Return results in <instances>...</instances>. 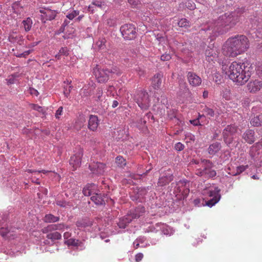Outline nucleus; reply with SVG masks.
<instances>
[{
    "label": "nucleus",
    "instance_id": "nucleus-1",
    "mask_svg": "<svg viewBox=\"0 0 262 262\" xmlns=\"http://www.w3.org/2000/svg\"><path fill=\"white\" fill-rule=\"evenodd\" d=\"M249 48L248 38L244 35L229 38L223 47V54L228 57H235L247 51Z\"/></svg>",
    "mask_w": 262,
    "mask_h": 262
},
{
    "label": "nucleus",
    "instance_id": "nucleus-2",
    "mask_svg": "<svg viewBox=\"0 0 262 262\" xmlns=\"http://www.w3.org/2000/svg\"><path fill=\"white\" fill-rule=\"evenodd\" d=\"M222 69L231 80L241 85L248 81L252 72L251 66H246L245 63L237 61H233L228 68L226 66H223Z\"/></svg>",
    "mask_w": 262,
    "mask_h": 262
},
{
    "label": "nucleus",
    "instance_id": "nucleus-3",
    "mask_svg": "<svg viewBox=\"0 0 262 262\" xmlns=\"http://www.w3.org/2000/svg\"><path fill=\"white\" fill-rule=\"evenodd\" d=\"M239 20L238 12H227L219 16L213 26L209 27L208 29L212 30L214 35L223 34L234 27Z\"/></svg>",
    "mask_w": 262,
    "mask_h": 262
},
{
    "label": "nucleus",
    "instance_id": "nucleus-4",
    "mask_svg": "<svg viewBox=\"0 0 262 262\" xmlns=\"http://www.w3.org/2000/svg\"><path fill=\"white\" fill-rule=\"evenodd\" d=\"M191 163L199 165L203 169L198 168L196 170V174L199 177H205L207 178H213L216 175V171L212 169L213 163L209 160L201 159L200 160H193Z\"/></svg>",
    "mask_w": 262,
    "mask_h": 262
},
{
    "label": "nucleus",
    "instance_id": "nucleus-5",
    "mask_svg": "<svg viewBox=\"0 0 262 262\" xmlns=\"http://www.w3.org/2000/svg\"><path fill=\"white\" fill-rule=\"evenodd\" d=\"M135 100L142 110H147L150 103L148 93L145 91H140L135 96Z\"/></svg>",
    "mask_w": 262,
    "mask_h": 262
},
{
    "label": "nucleus",
    "instance_id": "nucleus-6",
    "mask_svg": "<svg viewBox=\"0 0 262 262\" xmlns=\"http://www.w3.org/2000/svg\"><path fill=\"white\" fill-rule=\"evenodd\" d=\"M120 31L126 40H132L137 36V30L133 24H126L123 25L120 28Z\"/></svg>",
    "mask_w": 262,
    "mask_h": 262
},
{
    "label": "nucleus",
    "instance_id": "nucleus-7",
    "mask_svg": "<svg viewBox=\"0 0 262 262\" xmlns=\"http://www.w3.org/2000/svg\"><path fill=\"white\" fill-rule=\"evenodd\" d=\"M237 133V127L234 125H227L224 129L223 135L226 144H230L233 139V136Z\"/></svg>",
    "mask_w": 262,
    "mask_h": 262
},
{
    "label": "nucleus",
    "instance_id": "nucleus-8",
    "mask_svg": "<svg viewBox=\"0 0 262 262\" xmlns=\"http://www.w3.org/2000/svg\"><path fill=\"white\" fill-rule=\"evenodd\" d=\"M173 179V174L170 169L165 171L163 176L159 177L158 185L159 186H164L169 184Z\"/></svg>",
    "mask_w": 262,
    "mask_h": 262
},
{
    "label": "nucleus",
    "instance_id": "nucleus-9",
    "mask_svg": "<svg viewBox=\"0 0 262 262\" xmlns=\"http://www.w3.org/2000/svg\"><path fill=\"white\" fill-rule=\"evenodd\" d=\"M39 12L42 14L41 15V20L44 23L48 20H51L55 19L57 14L55 10H51L46 8L40 9Z\"/></svg>",
    "mask_w": 262,
    "mask_h": 262
},
{
    "label": "nucleus",
    "instance_id": "nucleus-10",
    "mask_svg": "<svg viewBox=\"0 0 262 262\" xmlns=\"http://www.w3.org/2000/svg\"><path fill=\"white\" fill-rule=\"evenodd\" d=\"M219 192L220 189L217 187H215L214 190L209 191V196L212 197V198L206 201V204L207 206L210 207H212L220 200L221 195L219 194Z\"/></svg>",
    "mask_w": 262,
    "mask_h": 262
},
{
    "label": "nucleus",
    "instance_id": "nucleus-11",
    "mask_svg": "<svg viewBox=\"0 0 262 262\" xmlns=\"http://www.w3.org/2000/svg\"><path fill=\"white\" fill-rule=\"evenodd\" d=\"M91 173L94 176H100L104 173L105 165L100 162L93 163L90 165Z\"/></svg>",
    "mask_w": 262,
    "mask_h": 262
},
{
    "label": "nucleus",
    "instance_id": "nucleus-12",
    "mask_svg": "<svg viewBox=\"0 0 262 262\" xmlns=\"http://www.w3.org/2000/svg\"><path fill=\"white\" fill-rule=\"evenodd\" d=\"M82 155V151L80 148H79L78 151L75 153L74 155L71 157L70 160V164L71 166H72L74 170L76 169L77 168L80 166Z\"/></svg>",
    "mask_w": 262,
    "mask_h": 262
},
{
    "label": "nucleus",
    "instance_id": "nucleus-13",
    "mask_svg": "<svg viewBox=\"0 0 262 262\" xmlns=\"http://www.w3.org/2000/svg\"><path fill=\"white\" fill-rule=\"evenodd\" d=\"M108 72L101 70L97 67L93 69V74L99 82H105L108 79Z\"/></svg>",
    "mask_w": 262,
    "mask_h": 262
},
{
    "label": "nucleus",
    "instance_id": "nucleus-14",
    "mask_svg": "<svg viewBox=\"0 0 262 262\" xmlns=\"http://www.w3.org/2000/svg\"><path fill=\"white\" fill-rule=\"evenodd\" d=\"M247 90L252 94H255L262 89V81L255 79L251 80L247 85Z\"/></svg>",
    "mask_w": 262,
    "mask_h": 262
},
{
    "label": "nucleus",
    "instance_id": "nucleus-15",
    "mask_svg": "<svg viewBox=\"0 0 262 262\" xmlns=\"http://www.w3.org/2000/svg\"><path fill=\"white\" fill-rule=\"evenodd\" d=\"M82 192L85 196H91L100 192L98 189L97 185L93 183H88L85 185L82 190Z\"/></svg>",
    "mask_w": 262,
    "mask_h": 262
},
{
    "label": "nucleus",
    "instance_id": "nucleus-16",
    "mask_svg": "<svg viewBox=\"0 0 262 262\" xmlns=\"http://www.w3.org/2000/svg\"><path fill=\"white\" fill-rule=\"evenodd\" d=\"M91 200L95 204L98 206H102L105 205V203L106 202H107L108 199L106 195H101V194L99 192L94 195H92L91 197Z\"/></svg>",
    "mask_w": 262,
    "mask_h": 262
},
{
    "label": "nucleus",
    "instance_id": "nucleus-17",
    "mask_svg": "<svg viewBox=\"0 0 262 262\" xmlns=\"http://www.w3.org/2000/svg\"><path fill=\"white\" fill-rule=\"evenodd\" d=\"M186 76H187L188 82L192 86H199L202 82L201 78L194 73L189 72Z\"/></svg>",
    "mask_w": 262,
    "mask_h": 262
},
{
    "label": "nucleus",
    "instance_id": "nucleus-18",
    "mask_svg": "<svg viewBox=\"0 0 262 262\" xmlns=\"http://www.w3.org/2000/svg\"><path fill=\"white\" fill-rule=\"evenodd\" d=\"M98 124L99 120L98 117L96 115H91L88 123L89 128L92 131H95L98 128Z\"/></svg>",
    "mask_w": 262,
    "mask_h": 262
},
{
    "label": "nucleus",
    "instance_id": "nucleus-19",
    "mask_svg": "<svg viewBox=\"0 0 262 262\" xmlns=\"http://www.w3.org/2000/svg\"><path fill=\"white\" fill-rule=\"evenodd\" d=\"M7 224L6 223L5 217L4 215H0V234L5 236L9 232Z\"/></svg>",
    "mask_w": 262,
    "mask_h": 262
},
{
    "label": "nucleus",
    "instance_id": "nucleus-20",
    "mask_svg": "<svg viewBox=\"0 0 262 262\" xmlns=\"http://www.w3.org/2000/svg\"><path fill=\"white\" fill-rule=\"evenodd\" d=\"M145 213V207L142 206L137 207L133 211H130L128 215H130L132 219H137Z\"/></svg>",
    "mask_w": 262,
    "mask_h": 262
},
{
    "label": "nucleus",
    "instance_id": "nucleus-21",
    "mask_svg": "<svg viewBox=\"0 0 262 262\" xmlns=\"http://www.w3.org/2000/svg\"><path fill=\"white\" fill-rule=\"evenodd\" d=\"M222 144L221 143L215 142L209 145L208 148V152L210 155H214L216 153L221 150Z\"/></svg>",
    "mask_w": 262,
    "mask_h": 262
},
{
    "label": "nucleus",
    "instance_id": "nucleus-22",
    "mask_svg": "<svg viewBox=\"0 0 262 262\" xmlns=\"http://www.w3.org/2000/svg\"><path fill=\"white\" fill-rule=\"evenodd\" d=\"M254 134L253 130L249 129L243 134V138L246 142L251 144L255 141Z\"/></svg>",
    "mask_w": 262,
    "mask_h": 262
},
{
    "label": "nucleus",
    "instance_id": "nucleus-23",
    "mask_svg": "<svg viewBox=\"0 0 262 262\" xmlns=\"http://www.w3.org/2000/svg\"><path fill=\"white\" fill-rule=\"evenodd\" d=\"M162 74L158 73L156 74L152 78L151 83L155 89H158L160 86L161 81H162Z\"/></svg>",
    "mask_w": 262,
    "mask_h": 262
},
{
    "label": "nucleus",
    "instance_id": "nucleus-24",
    "mask_svg": "<svg viewBox=\"0 0 262 262\" xmlns=\"http://www.w3.org/2000/svg\"><path fill=\"white\" fill-rule=\"evenodd\" d=\"M66 243L69 246H75V247H79L80 250H82L84 247L83 243L78 239L74 238L68 239L66 241Z\"/></svg>",
    "mask_w": 262,
    "mask_h": 262
},
{
    "label": "nucleus",
    "instance_id": "nucleus-25",
    "mask_svg": "<svg viewBox=\"0 0 262 262\" xmlns=\"http://www.w3.org/2000/svg\"><path fill=\"white\" fill-rule=\"evenodd\" d=\"M132 220L130 215L127 214L121 218L117 224L120 228H125L126 225L131 222Z\"/></svg>",
    "mask_w": 262,
    "mask_h": 262
},
{
    "label": "nucleus",
    "instance_id": "nucleus-26",
    "mask_svg": "<svg viewBox=\"0 0 262 262\" xmlns=\"http://www.w3.org/2000/svg\"><path fill=\"white\" fill-rule=\"evenodd\" d=\"M250 124L252 126L258 127L262 125V114H259L251 118Z\"/></svg>",
    "mask_w": 262,
    "mask_h": 262
},
{
    "label": "nucleus",
    "instance_id": "nucleus-27",
    "mask_svg": "<svg viewBox=\"0 0 262 262\" xmlns=\"http://www.w3.org/2000/svg\"><path fill=\"white\" fill-rule=\"evenodd\" d=\"M206 59L209 61H214L217 58V55L212 49H209L206 50Z\"/></svg>",
    "mask_w": 262,
    "mask_h": 262
},
{
    "label": "nucleus",
    "instance_id": "nucleus-28",
    "mask_svg": "<svg viewBox=\"0 0 262 262\" xmlns=\"http://www.w3.org/2000/svg\"><path fill=\"white\" fill-rule=\"evenodd\" d=\"M32 20L30 17H28L24 19L22 21L23 27L26 32L31 30L32 27Z\"/></svg>",
    "mask_w": 262,
    "mask_h": 262
},
{
    "label": "nucleus",
    "instance_id": "nucleus-29",
    "mask_svg": "<svg viewBox=\"0 0 262 262\" xmlns=\"http://www.w3.org/2000/svg\"><path fill=\"white\" fill-rule=\"evenodd\" d=\"M76 226L79 228H86L92 225V221L89 219H84L78 221L76 223Z\"/></svg>",
    "mask_w": 262,
    "mask_h": 262
},
{
    "label": "nucleus",
    "instance_id": "nucleus-30",
    "mask_svg": "<svg viewBox=\"0 0 262 262\" xmlns=\"http://www.w3.org/2000/svg\"><path fill=\"white\" fill-rule=\"evenodd\" d=\"M59 220V217L55 216L51 214H48L44 216V222L46 223H56Z\"/></svg>",
    "mask_w": 262,
    "mask_h": 262
},
{
    "label": "nucleus",
    "instance_id": "nucleus-31",
    "mask_svg": "<svg viewBox=\"0 0 262 262\" xmlns=\"http://www.w3.org/2000/svg\"><path fill=\"white\" fill-rule=\"evenodd\" d=\"M102 6V2L100 0H93L91 5L88 7V10L93 13L95 11V7L101 8Z\"/></svg>",
    "mask_w": 262,
    "mask_h": 262
},
{
    "label": "nucleus",
    "instance_id": "nucleus-32",
    "mask_svg": "<svg viewBox=\"0 0 262 262\" xmlns=\"http://www.w3.org/2000/svg\"><path fill=\"white\" fill-rule=\"evenodd\" d=\"M61 237L62 236L60 233L57 231L49 233L47 236V237L50 239L52 241L60 239Z\"/></svg>",
    "mask_w": 262,
    "mask_h": 262
},
{
    "label": "nucleus",
    "instance_id": "nucleus-33",
    "mask_svg": "<svg viewBox=\"0 0 262 262\" xmlns=\"http://www.w3.org/2000/svg\"><path fill=\"white\" fill-rule=\"evenodd\" d=\"M116 164L119 167L123 168L126 164V160L122 156H117L116 158Z\"/></svg>",
    "mask_w": 262,
    "mask_h": 262
},
{
    "label": "nucleus",
    "instance_id": "nucleus-34",
    "mask_svg": "<svg viewBox=\"0 0 262 262\" xmlns=\"http://www.w3.org/2000/svg\"><path fill=\"white\" fill-rule=\"evenodd\" d=\"M105 39H99L96 42L95 45H94V48L97 49L98 50L104 49L105 47Z\"/></svg>",
    "mask_w": 262,
    "mask_h": 262
},
{
    "label": "nucleus",
    "instance_id": "nucleus-35",
    "mask_svg": "<svg viewBox=\"0 0 262 262\" xmlns=\"http://www.w3.org/2000/svg\"><path fill=\"white\" fill-rule=\"evenodd\" d=\"M203 113L208 117H212L214 116V112L213 110L210 108L206 106L204 107V108L203 109Z\"/></svg>",
    "mask_w": 262,
    "mask_h": 262
},
{
    "label": "nucleus",
    "instance_id": "nucleus-36",
    "mask_svg": "<svg viewBox=\"0 0 262 262\" xmlns=\"http://www.w3.org/2000/svg\"><path fill=\"white\" fill-rule=\"evenodd\" d=\"M178 26L180 27L187 28L190 27V23L186 18H181L178 22Z\"/></svg>",
    "mask_w": 262,
    "mask_h": 262
},
{
    "label": "nucleus",
    "instance_id": "nucleus-37",
    "mask_svg": "<svg viewBox=\"0 0 262 262\" xmlns=\"http://www.w3.org/2000/svg\"><path fill=\"white\" fill-rule=\"evenodd\" d=\"M56 204L60 207H67L70 206V204L64 200H56Z\"/></svg>",
    "mask_w": 262,
    "mask_h": 262
},
{
    "label": "nucleus",
    "instance_id": "nucleus-38",
    "mask_svg": "<svg viewBox=\"0 0 262 262\" xmlns=\"http://www.w3.org/2000/svg\"><path fill=\"white\" fill-rule=\"evenodd\" d=\"M52 231H56L55 224L49 225L47 227L42 229V231L44 233H47Z\"/></svg>",
    "mask_w": 262,
    "mask_h": 262
},
{
    "label": "nucleus",
    "instance_id": "nucleus-39",
    "mask_svg": "<svg viewBox=\"0 0 262 262\" xmlns=\"http://www.w3.org/2000/svg\"><path fill=\"white\" fill-rule=\"evenodd\" d=\"M248 167V166H240L236 167V172L235 173H233L231 174L232 176H237L240 174L243 171L245 170Z\"/></svg>",
    "mask_w": 262,
    "mask_h": 262
},
{
    "label": "nucleus",
    "instance_id": "nucleus-40",
    "mask_svg": "<svg viewBox=\"0 0 262 262\" xmlns=\"http://www.w3.org/2000/svg\"><path fill=\"white\" fill-rule=\"evenodd\" d=\"M128 2L133 8H138L141 4L139 0H128Z\"/></svg>",
    "mask_w": 262,
    "mask_h": 262
},
{
    "label": "nucleus",
    "instance_id": "nucleus-41",
    "mask_svg": "<svg viewBox=\"0 0 262 262\" xmlns=\"http://www.w3.org/2000/svg\"><path fill=\"white\" fill-rule=\"evenodd\" d=\"M79 14V11H78V10H73L71 13L67 15V17L70 19H73L77 15H78Z\"/></svg>",
    "mask_w": 262,
    "mask_h": 262
},
{
    "label": "nucleus",
    "instance_id": "nucleus-42",
    "mask_svg": "<svg viewBox=\"0 0 262 262\" xmlns=\"http://www.w3.org/2000/svg\"><path fill=\"white\" fill-rule=\"evenodd\" d=\"M32 50H27V51H24L23 53L18 54L17 55H16V56L18 58H21V57L25 58V57H26L27 56H28L32 52Z\"/></svg>",
    "mask_w": 262,
    "mask_h": 262
},
{
    "label": "nucleus",
    "instance_id": "nucleus-43",
    "mask_svg": "<svg viewBox=\"0 0 262 262\" xmlns=\"http://www.w3.org/2000/svg\"><path fill=\"white\" fill-rule=\"evenodd\" d=\"M27 171H28V172L34 173L35 176H37V175L39 174L41 172L43 173H46L49 172L48 171H46V170H32V169H28Z\"/></svg>",
    "mask_w": 262,
    "mask_h": 262
},
{
    "label": "nucleus",
    "instance_id": "nucleus-44",
    "mask_svg": "<svg viewBox=\"0 0 262 262\" xmlns=\"http://www.w3.org/2000/svg\"><path fill=\"white\" fill-rule=\"evenodd\" d=\"M56 230L62 231L64 230L65 228L67 229L68 227L66 226L63 223H59L55 224Z\"/></svg>",
    "mask_w": 262,
    "mask_h": 262
},
{
    "label": "nucleus",
    "instance_id": "nucleus-45",
    "mask_svg": "<svg viewBox=\"0 0 262 262\" xmlns=\"http://www.w3.org/2000/svg\"><path fill=\"white\" fill-rule=\"evenodd\" d=\"M184 148V145L183 144H182L181 142L177 143L174 145V149L177 151H182Z\"/></svg>",
    "mask_w": 262,
    "mask_h": 262
},
{
    "label": "nucleus",
    "instance_id": "nucleus-46",
    "mask_svg": "<svg viewBox=\"0 0 262 262\" xmlns=\"http://www.w3.org/2000/svg\"><path fill=\"white\" fill-rule=\"evenodd\" d=\"M186 7L190 10H193L196 8V6L194 3L189 1L186 3Z\"/></svg>",
    "mask_w": 262,
    "mask_h": 262
},
{
    "label": "nucleus",
    "instance_id": "nucleus-47",
    "mask_svg": "<svg viewBox=\"0 0 262 262\" xmlns=\"http://www.w3.org/2000/svg\"><path fill=\"white\" fill-rule=\"evenodd\" d=\"M223 97L226 100H230V91L229 89H225V92L223 93Z\"/></svg>",
    "mask_w": 262,
    "mask_h": 262
},
{
    "label": "nucleus",
    "instance_id": "nucleus-48",
    "mask_svg": "<svg viewBox=\"0 0 262 262\" xmlns=\"http://www.w3.org/2000/svg\"><path fill=\"white\" fill-rule=\"evenodd\" d=\"M68 51L69 50L67 47H63L59 50V53L64 56H68L69 54Z\"/></svg>",
    "mask_w": 262,
    "mask_h": 262
},
{
    "label": "nucleus",
    "instance_id": "nucleus-49",
    "mask_svg": "<svg viewBox=\"0 0 262 262\" xmlns=\"http://www.w3.org/2000/svg\"><path fill=\"white\" fill-rule=\"evenodd\" d=\"M63 111V107L62 106H59L56 112L55 113V117L57 119H59L60 118V116L62 115Z\"/></svg>",
    "mask_w": 262,
    "mask_h": 262
},
{
    "label": "nucleus",
    "instance_id": "nucleus-50",
    "mask_svg": "<svg viewBox=\"0 0 262 262\" xmlns=\"http://www.w3.org/2000/svg\"><path fill=\"white\" fill-rule=\"evenodd\" d=\"M160 59L163 61H167L171 59V57L169 54H164L161 56Z\"/></svg>",
    "mask_w": 262,
    "mask_h": 262
},
{
    "label": "nucleus",
    "instance_id": "nucleus-51",
    "mask_svg": "<svg viewBox=\"0 0 262 262\" xmlns=\"http://www.w3.org/2000/svg\"><path fill=\"white\" fill-rule=\"evenodd\" d=\"M256 71L259 76H262V65L261 64L256 67Z\"/></svg>",
    "mask_w": 262,
    "mask_h": 262
},
{
    "label": "nucleus",
    "instance_id": "nucleus-52",
    "mask_svg": "<svg viewBox=\"0 0 262 262\" xmlns=\"http://www.w3.org/2000/svg\"><path fill=\"white\" fill-rule=\"evenodd\" d=\"M143 257V254L139 253L135 255V260H136V262H140L142 259Z\"/></svg>",
    "mask_w": 262,
    "mask_h": 262
},
{
    "label": "nucleus",
    "instance_id": "nucleus-53",
    "mask_svg": "<svg viewBox=\"0 0 262 262\" xmlns=\"http://www.w3.org/2000/svg\"><path fill=\"white\" fill-rule=\"evenodd\" d=\"M190 122L191 124L194 126L201 125L199 119L190 120Z\"/></svg>",
    "mask_w": 262,
    "mask_h": 262
},
{
    "label": "nucleus",
    "instance_id": "nucleus-54",
    "mask_svg": "<svg viewBox=\"0 0 262 262\" xmlns=\"http://www.w3.org/2000/svg\"><path fill=\"white\" fill-rule=\"evenodd\" d=\"M14 77L13 75L11 77H10L8 79H7L8 84H11L14 83Z\"/></svg>",
    "mask_w": 262,
    "mask_h": 262
},
{
    "label": "nucleus",
    "instance_id": "nucleus-55",
    "mask_svg": "<svg viewBox=\"0 0 262 262\" xmlns=\"http://www.w3.org/2000/svg\"><path fill=\"white\" fill-rule=\"evenodd\" d=\"M71 89H66L64 91V94L66 98H68L70 95Z\"/></svg>",
    "mask_w": 262,
    "mask_h": 262
},
{
    "label": "nucleus",
    "instance_id": "nucleus-56",
    "mask_svg": "<svg viewBox=\"0 0 262 262\" xmlns=\"http://www.w3.org/2000/svg\"><path fill=\"white\" fill-rule=\"evenodd\" d=\"M39 42H40V41L33 42L31 43L29 45L28 48H33V47H34L35 46H36Z\"/></svg>",
    "mask_w": 262,
    "mask_h": 262
},
{
    "label": "nucleus",
    "instance_id": "nucleus-57",
    "mask_svg": "<svg viewBox=\"0 0 262 262\" xmlns=\"http://www.w3.org/2000/svg\"><path fill=\"white\" fill-rule=\"evenodd\" d=\"M70 236H71V233H70L69 232H66L63 234V237H64V239L68 238L69 237H70Z\"/></svg>",
    "mask_w": 262,
    "mask_h": 262
},
{
    "label": "nucleus",
    "instance_id": "nucleus-58",
    "mask_svg": "<svg viewBox=\"0 0 262 262\" xmlns=\"http://www.w3.org/2000/svg\"><path fill=\"white\" fill-rule=\"evenodd\" d=\"M139 70H136L137 71H139V75L140 76H143L144 75V71H142L140 68H138Z\"/></svg>",
    "mask_w": 262,
    "mask_h": 262
},
{
    "label": "nucleus",
    "instance_id": "nucleus-59",
    "mask_svg": "<svg viewBox=\"0 0 262 262\" xmlns=\"http://www.w3.org/2000/svg\"><path fill=\"white\" fill-rule=\"evenodd\" d=\"M208 92L207 91H204V93H203V97L206 98L208 97Z\"/></svg>",
    "mask_w": 262,
    "mask_h": 262
},
{
    "label": "nucleus",
    "instance_id": "nucleus-60",
    "mask_svg": "<svg viewBox=\"0 0 262 262\" xmlns=\"http://www.w3.org/2000/svg\"><path fill=\"white\" fill-rule=\"evenodd\" d=\"M200 203V200L199 199H196L195 200H193V203H194L195 205H198Z\"/></svg>",
    "mask_w": 262,
    "mask_h": 262
},
{
    "label": "nucleus",
    "instance_id": "nucleus-61",
    "mask_svg": "<svg viewBox=\"0 0 262 262\" xmlns=\"http://www.w3.org/2000/svg\"><path fill=\"white\" fill-rule=\"evenodd\" d=\"M68 23H69V21H67V20H65L64 23L62 24V27H66L68 25Z\"/></svg>",
    "mask_w": 262,
    "mask_h": 262
},
{
    "label": "nucleus",
    "instance_id": "nucleus-62",
    "mask_svg": "<svg viewBox=\"0 0 262 262\" xmlns=\"http://www.w3.org/2000/svg\"><path fill=\"white\" fill-rule=\"evenodd\" d=\"M163 231L165 234L167 235V234H169V231L167 229H164Z\"/></svg>",
    "mask_w": 262,
    "mask_h": 262
},
{
    "label": "nucleus",
    "instance_id": "nucleus-63",
    "mask_svg": "<svg viewBox=\"0 0 262 262\" xmlns=\"http://www.w3.org/2000/svg\"><path fill=\"white\" fill-rule=\"evenodd\" d=\"M60 55H62L61 54H59V53L58 54H57L56 55H55V58H57V59H60Z\"/></svg>",
    "mask_w": 262,
    "mask_h": 262
},
{
    "label": "nucleus",
    "instance_id": "nucleus-64",
    "mask_svg": "<svg viewBox=\"0 0 262 262\" xmlns=\"http://www.w3.org/2000/svg\"><path fill=\"white\" fill-rule=\"evenodd\" d=\"M40 107L38 105H34V109L39 110V108H40Z\"/></svg>",
    "mask_w": 262,
    "mask_h": 262
}]
</instances>
